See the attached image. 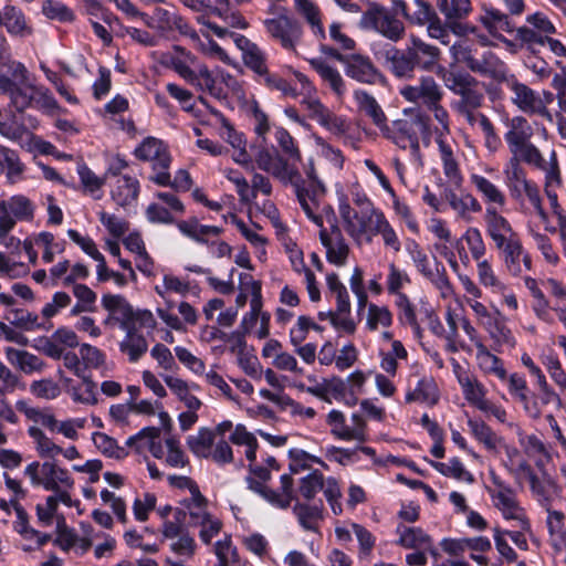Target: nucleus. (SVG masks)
I'll use <instances>...</instances> for the list:
<instances>
[{
    "instance_id": "1",
    "label": "nucleus",
    "mask_w": 566,
    "mask_h": 566,
    "mask_svg": "<svg viewBox=\"0 0 566 566\" xmlns=\"http://www.w3.org/2000/svg\"><path fill=\"white\" fill-rule=\"evenodd\" d=\"M230 441L238 446L245 447V457L249 460V475L245 478L248 489L259 494L271 505L279 509H286L293 500V480L290 474L281 476V491L270 489L266 483L271 479L269 468L253 464L256 459L258 441L254 434L247 430L243 424H237L230 436Z\"/></svg>"
},
{
    "instance_id": "2",
    "label": "nucleus",
    "mask_w": 566,
    "mask_h": 566,
    "mask_svg": "<svg viewBox=\"0 0 566 566\" xmlns=\"http://www.w3.org/2000/svg\"><path fill=\"white\" fill-rule=\"evenodd\" d=\"M504 140L511 157H521L522 161L547 175V184L558 182L559 163L554 148L546 159L539 148L532 143L534 129L528 120L518 115L505 120Z\"/></svg>"
},
{
    "instance_id": "3",
    "label": "nucleus",
    "mask_w": 566,
    "mask_h": 566,
    "mask_svg": "<svg viewBox=\"0 0 566 566\" xmlns=\"http://www.w3.org/2000/svg\"><path fill=\"white\" fill-rule=\"evenodd\" d=\"M0 93L8 95L17 111L36 107L45 113H54L57 103L43 86H35L29 81L25 66L18 61H9L0 67Z\"/></svg>"
},
{
    "instance_id": "4",
    "label": "nucleus",
    "mask_w": 566,
    "mask_h": 566,
    "mask_svg": "<svg viewBox=\"0 0 566 566\" xmlns=\"http://www.w3.org/2000/svg\"><path fill=\"white\" fill-rule=\"evenodd\" d=\"M160 63L174 70L198 91L207 92L217 98L224 97V92L217 85V80L208 66L200 63L198 57L185 48L174 45L170 52L161 55Z\"/></svg>"
},
{
    "instance_id": "5",
    "label": "nucleus",
    "mask_w": 566,
    "mask_h": 566,
    "mask_svg": "<svg viewBox=\"0 0 566 566\" xmlns=\"http://www.w3.org/2000/svg\"><path fill=\"white\" fill-rule=\"evenodd\" d=\"M429 116L405 111V117L386 124L381 134L401 149H409L412 163L421 167L420 137H429Z\"/></svg>"
},
{
    "instance_id": "6",
    "label": "nucleus",
    "mask_w": 566,
    "mask_h": 566,
    "mask_svg": "<svg viewBox=\"0 0 566 566\" xmlns=\"http://www.w3.org/2000/svg\"><path fill=\"white\" fill-rule=\"evenodd\" d=\"M472 43L469 40L461 39L452 44L450 52L457 63L465 64L472 72L491 76L494 80L505 78V64L494 54L485 53L482 60L473 55Z\"/></svg>"
},
{
    "instance_id": "7",
    "label": "nucleus",
    "mask_w": 566,
    "mask_h": 566,
    "mask_svg": "<svg viewBox=\"0 0 566 566\" xmlns=\"http://www.w3.org/2000/svg\"><path fill=\"white\" fill-rule=\"evenodd\" d=\"M190 283L186 280L174 275L172 273H165L163 275V283L154 287L156 294L165 301L166 307H158L156 313L158 317L171 329L177 332H185L186 327L177 315L171 313L175 307V302L170 300V294L175 293L180 296H187L190 292Z\"/></svg>"
},
{
    "instance_id": "8",
    "label": "nucleus",
    "mask_w": 566,
    "mask_h": 566,
    "mask_svg": "<svg viewBox=\"0 0 566 566\" xmlns=\"http://www.w3.org/2000/svg\"><path fill=\"white\" fill-rule=\"evenodd\" d=\"M135 156L145 161L153 163L154 175L150 180L166 187L170 184V156L164 143L155 137L145 138L135 149Z\"/></svg>"
},
{
    "instance_id": "9",
    "label": "nucleus",
    "mask_w": 566,
    "mask_h": 566,
    "mask_svg": "<svg viewBox=\"0 0 566 566\" xmlns=\"http://www.w3.org/2000/svg\"><path fill=\"white\" fill-rule=\"evenodd\" d=\"M276 17L263 21L265 30L284 49L294 50L302 38V27L284 8H276Z\"/></svg>"
},
{
    "instance_id": "10",
    "label": "nucleus",
    "mask_w": 566,
    "mask_h": 566,
    "mask_svg": "<svg viewBox=\"0 0 566 566\" xmlns=\"http://www.w3.org/2000/svg\"><path fill=\"white\" fill-rule=\"evenodd\" d=\"M294 188L297 201L306 217L313 221L318 228L324 226L321 205V198L325 192L324 185L306 186L300 170L297 177L293 181H287Z\"/></svg>"
},
{
    "instance_id": "11",
    "label": "nucleus",
    "mask_w": 566,
    "mask_h": 566,
    "mask_svg": "<svg viewBox=\"0 0 566 566\" xmlns=\"http://www.w3.org/2000/svg\"><path fill=\"white\" fill-rule=\"evenodd\" d=\"M499 82H505L506 86L513 93L512 102L517 108L527 114H537L549 122L553 117L549 111L545 107V103L527 85L518 82L513 75H507V69L505 67V78L497 80Z\"/></svg>"
},
{
    "instance_id": "12",
    "label": "nucleus",
    "mask_w": 566,
    "mask_h": 566,
    "mask_svg": "<svg viewBox=\"0 0 566 566\" xmlns=\"http://www.w3.org/2000/svg\"><path fill=\"white\" fill-rule=\"evenodd\" d=\"M364 28H370L385 36L397 42L405 35V24L402 21L390 14L382 7L376 6L373 10L366 12L360 21Z\"/></svg>"
},
{
    "instance_id": "13",
    "label": "nucleus",
    "mask_w": 566,
    "mask_h": 566,
    "mask_svg": "<svg viewBox=\"0 0 566 566\" xmlns=\"http://www.w3.org/2000/svg\"><path fill=\"white\" fill-rule=\"evenodd\" d=\"M399 94L409 103L428 107L436 101H442L444 92L431 75H422L417 83L400 87Z\"/></svg>"
},
{
    "instance_id": "14",
    "label": "nucleus",
    "mask_w": 566,
    "mask_h": 566,
    "mask_svg": "<svg viewBox=\"0 0 566 566\" xmlns=\"http://www.w3.org/2000/svg\"><path fill=\"white\" fill-rule=\"evenodd\" d=\"M326 422L331 427V432L339 440L344 441H367L366 422L363 416L352 415V427L346 424L345 415L339 410H331L326 417Z\"/></svg>"
},
{
    "instance_id": "15",
    "label": "nucleus",
    "mask_w": 566,
    "mask_h": 566,
    "mask_svg": "<svg viewBox=\"0 0 566 566\" xmlns=\"http://www.w3.org/2000/svg\"><path fill=\"white\" fill-rule=\"evenodd\" d=\"M344 65L345 74L354 81L376 85L385 83V76L373 63V61L363 54H347L346 59H340Z\"/></svg>"
},
{
    "instance_id": "16",
    "label": "nucleus",
    "mask_w": 566,
    "mask_h": 566,
    "mask_svg": "<svg viewBox=\"0 0 566 566\" xmlns=\"http://www.w3.org/2000/svg\"><path fill=\"white\" fill-rule=\"evenodd\" d=\"M254 160L259 169L272 175L283 185H287V181H293L297 177L298 168L275 151L261 148Z\"/></svg>"
},
{
    "instance_id": "17",
    "label": "nucleus",
    "mask_w": 566,
    "mask_h": 566,
    "mask_svg": "<svg viewBox=\"0 0 566 566\" xmlns=\"http://www.w3.org/2000/svg\"><path fill=\"white\" fill-rule=\"evenodd\" d=\"M526 478L528 479L531 495L542 509H548L553 506L555 501L562 499V486L546 471L538 475L533 470Z\"/></svg>"
},
{
    "instance_id": "18",
    "label": "nucleus",
    "mask_w": 566,
    "mask_h": 566,
    "mask_svg": "<svg viewBox=\"0 0 566 566\" xmlns=\"http://www.w3.org/2000/svg\"><path fill=\"white\" fill-rule=\"evenodd\" d=\"M319 229V240L325 248L327 262L337 268L345 266L350 249L340 229L335 224L329 230L325 229L324 226Z\"/></svg>"
},
{
    "instance_id": "19",
    "label": "nucleus",
    "mask_w": 566,
    "mask_h": 566,
    "mask_svg": "<svg viewBox=\"0 0 566 566\" xmlns=\"http://www.w3.org/2000/svg\"><path fill=\"white\" fill-rule=\"evenodd\" d=\"M35 203L27 196L18 193L0 200V222L17 226L18 221L31 222L35 216Z\"/></svg>"
},
{
    "instance_id": "20",
    "label": "nucleus",
    "mask_w": 566,
    "mask_h": 566,
    "mask_svg": "<svg viewBox=\"0 0 566 566\" xmlns=\"http://www.w3.org/2000/svg\"><path fill=\"white\" fill-rule=\"evenodd\" d=\"M502 254V260L506 271L513 276H520L525 270L532 269L531 255L524 250L520 237H516L502 245L496 247Z\"/></svg>"
},
{
    "instance_id": "21",
    "label": "nucleus",
    "mask_w": 566,
    "mask_h": 566,
    "mask_svg": "<svg viewBox=\"0 0 566 566\" xmlns=\"http://www.w3.org/2000/svg\"><path fill=\"white\" fill-rule=\"evenodd\" d=\"M497 209L495 207H486L483 216L485 232L495 248L520 237L511 222Z\"/></svg>"
},
{
    "instance_id": "22",
    "label": "nucleus",
    "mask_w": 566,
    "mask_h": 566,
    "mask_svg": "<svg viewBox=\"0 0 566 566\" xmlns=\"http://www.w3.org/2000/svg\"><path fill=\"white\" fill-rule=\"evenodd\" d=\"M453 371L465 400L479 409L488 400L485 386L476 376L463 369L458 361H453Z\"/></svg>"
},
{
    "instance_id": "23",
    "label": "nucleus",
    "mask_w": 566,
    "mask_h": 566,
    "mask_svg": "<svg viewBox=\"0 0 566 566\" xmlns=\"http://www.w3.org/2000/svg\"><path fill=\"white\" fill-rule=\"evenodd\" d=\"M332 295L335 298L336 308L326 313L329 323L337 331L353 334L356 331V324L350 316L352 304L347 289L332 293Z\"/></svg>"
},
{
    "instance_id": "24",
    "label": "nucleus",
    "mask_w": 566,
    "mask_h": 566,
    "mask_svg": "<svg viewBox=\"0 0 566 566\" xmlns=\"http://www.w3.org/2000/svg\"><path fill=\"white\" fill-rule=\"evenodd\" d=\"M41 486L53 493L64 491L71 494L70 492L74 488V479L67 469L60 467L55 462L45 461L43 462Z\"/></svg>"
},
{
    "instance_id": "25",
    "label": "nucleus",
    "mask_w": 566,
    "mask_h": 566,
    "mask_svg": "<svg viewBox=\"0 0 566 566\" xmlns=\"http://www.w3.org/2000/svg\"><path fill=\"white\" fill-rule=\"evenodd\" d=\"M235 46L242 53V60L247 67L260 77L268 71L265 53L252 41L242 34H231Z\"/></svg>"
},
{
    "instance_id": "26",
    "label": "nucleus",
    "mask_w": 566,
    "mask_h": 566,
    "mask_svg": "<svg viewBox=\"0 0 566 566\" xmlns=\"http://www.w3.org/2000/svg\"><path fill=\"white\" fill-rule=\"evenodd\" d=\"M62 503L69 507L78 509L81 502L78 500H73L71 494L66 492L53 493L45 499L43 504L36 505V515L39 521L44 525H51L54 520L57 523L63 522V516L57 513L59 504Z\"/></svg>"
},
{
    "instance_id": "27",
    "label": "nucleus",
    "mask_w": 566,
    "mask_h": 566,
    "mask_svg": "<svg viewBox=\"0 0 566 566\" xmlns=\"http://www.w3.org/2000/svg\"><path fill=\"white\" fill-rule=\"evenodd\" d=\"M434 140L439 148L444 176L450 182L459 186L462 182V174L455 156V150L458 149L457 143L450 136L439 137Z\"/></svg>"
},
{
    "instance_id": "28",
    "label": "nucleus",
    "mask_w": 566,
    "mask_h": 566,
    "mask_svg": "<svg viewBox=\"0 0 566 566\" xmlns=\"http://www.w3.org/2000/svg\"><path fill=\"white\" fill-rule=\"evenodd\" d=\"M444 199L457 218L468 223L473 220L474 213L482 210L480 201L470 192L457 193L450 190L444 193Z\"/></svg>"
},
{
    "instance_id": "29",
    "label": "nucleus",
    "mask_w": 566,
    "mask_h": 566,
    "mask_svg": "<svg viewBox=\"0 0 566 566\" xmlns=\"http://www.w3.org/2000/svg\"><path fill=\"white\" fill-rule=\"evenodd\" d=\"M374 53L380 54L389 64L392 74L400 78L412 77L413 71L418 66L408 50L402 53L395 46L388 45L382 52L374 50Z\"/></svg>"
},
{
    "instance_id": "30",
    "label": "nucleus",
    "mask_w": 566,
    "mask_h": 566,
    "mask_svg": "<svg viewBox=\"0 0 566 566\" xmlns=\"http://www.w3.org/2000/svg\"><path fill=\"white\" fill-rule=\"evenodd\" d=\"M408 53L423 71H432L440 57V50L415 34L409 35Z\"/></svg>"
},
{
    "instance_id": "31",
    "label": "nucleus",
    "mask_w": 566,
    "mask_h": 566,
    "mask_svg": "<svg viewBox=\"0 0 566 566\" xmlns=\"http://www.w3.org/2000/svg\"><path fill=\"white\" fill-rule=\"evenodd\" d=\"M357 111L368 117L380 132L385 128L387 116L377 99L365 90H355L353 93Z\"/></svg>"
},
{
    "instance_id": "32",
    "label": "nucleus",
    "mask_w": 566,
    "mask_h": 566,
    "mask_svg": "<svg viewBox=\"0 0 566 566\" xmlns=\"http://www.w3.org/2000/svg\"><path fill=\"white\" fill-rule=\"evenodd\" d=\"M521 157H510L503 169L504 182L514 199L522 197V190L532 181L527 179Z\"/></svg>"
},
{
    "instance_id": "33",
    "label": "nucleus",
    "mask_w": 566,
    "mask_h": 566,
    "mask_svg": "<svg viewBox=\"0 0 566 566\" xmlns=\"http://www.w3.org/2000/svg\"><path fill=\"white\" fill-rule=\"evenodd\" d=\"M368 220L370 229L374 234L381 235L384 245L391 249L394 252H399L401 242L396 230L385 217L384 212L379 209L371 208L369 211Z\"/></svg>"
},
{
    "instance_id": "34",
    "label": "nucleus",
    "mask_w": 566,
    "mask_h": 566,
    "mask_svg": "<svg viewBox=\"0 0 566 566\" xmlns=\"http://www.w3.org/2000/svg\"><path fill=\"white\" fill-rule=\"evenodd\" d=\"M398 539L397 543L408 549H423L436 555L437 552L432 547V538L420 527L398 525L397 527Z\"/></svg>"
},
{
    "instance_id": "35",
    "label": "nucleus",
    "mask_w": 566,
    "mask_h": 566,
    "mask_svg": "<svg viewBox=\"0 0 566 566\" xmlns=\"http://www.w3.org/2000/svg\"><path fill=\"white\" fill-rule=\"evenodd\" d=\"M293 74L301 85L298 92V95H303L301 104L308 111L310 117L318 123L328 108L316 97V88L306 75L297 71H294Z\"/></svg>"
},
{
    "instance_id": "36",
    "label": "nucleus",
    "mask_w": 566,
    "mask_h": 566,
    "mask_svg": "<svg viewBox=\"0 0 566 566\" xmlns=\"http://www.w3.org/2000/svg\"><path fill=\"white\" fill-rule=\"evenodd\" d=\"M311 66L318 73L322 81L328 86L337 99H342L347 93L346 83L339 71L323 59L310 60Z\"/></svg>"
},
{
    "instance_id": "37",
    "label": "nucleus",
    "mask_w": 566,
    "mask_h": 566,
    "mask_svg": "<svg viewBox=\"0 0 566 566\" xmlns=\"http://www.w3.org/2000/svg\"><path fill=\"white\" fill-rule=\"evenodd\" d=\"M483 328L495 344V350L503 347L513 348L516 344L512 331L506 326L505 318L499 310H495V316L485 322Z\"/></svg>"
},
{
    "instance_id": "38",
    "label": "nucleus",
    "mask_w": 566,
    "mask_h": 566,
    "mask_svg": "<svg viewBox=\"0 0 566 566\" xmlns=\"http://www.w3.org/2000/svg\"><path fill=\"white\" fill-rule=\"evenodd\" d=\"M439 389L432 376H421L415 388H410L406 394L407 402H419L433 406L439 400Z\"/></svg>"
},
{
    "instance_id": "39",
    "label": "nucleus",
    "mask_w": 566,
    "mask_h": 566,
    "mask_svg": "<svg viewBox=\"0 0 566 566\" xmlns=\"http://www.w3.org/2000/svg\"><path fill=\"white\" fill-rule=\"evenodd\" d=\"M470 181L476 189V191L482 196L486 207H495V208H504L506 205V196L502 191V189L489 180L486 177L472 174L470 176Z\"/></svg>"
},
{
    "instance_id": "40",
    "label": "nucleus",
    "mask_w": 566,
    "mask_h": 566,
    "mask_svg": "<svg viewBox=\"0 0 566 566\" xmlns=\"http://www.w3.org/2000/svg\"><path fill=\"white\" fill-rule=\"evenodd\" d=\"M102 305L109 313L105 324L115 319L120 323L122 327H126V324L134 317L133 307L122 295L105 294L102 296Z\"/></svg>"
},
{
    "instance_id": "41",
    "label": "nucleus",
    "mask_w": 566,
    "mask_h": 566,
    "mask_svg": "<svg viewBox=\"0 0 566 566\" xmlns=\"http://www.w3.org/2000/svg\"><path fill=\"white\" fill-rule=\"evenodd\" d=\"M546 516V527L549 534V541L556 552H562L566 548V527L565 514L562 511L555 510L553 506L544 509Z\"/></svg>"
},
{
    "instance_id": "42",
    "label": "nucleus",
    "mask_w": 566,
    "mask_h": 566,
    "mask_svg": "<svg viewBox=\"0 0 566 566\" xmlns=\"http://www.w3.org/2000/svg\"><path fill=\"white\" fill-rule=\"evenodd\" d=\"M139 182L130 176H118L113 186L112 199L120 207H127L137 200Z\"/></svg>"
},
{
    "instance_id": "43",
    "label": "nucleus",
    "mask_w": 566,
    "mask_h": 566,
    "mask_svg": "<svg viewBox=\"0 0 566 566\" xmlns=\"http://www.w3.org/2000/svg\"><path fill=\"white\" fill-rule=\"evenodd\" d=\"M295 11L308 23L314 36L318 40L326 38L318 6L312 0H294Z\"/></svg>"
},
{
    "instance_id": "44",
    "label": "nucleus",
    "mask_w": 566,
    "mask_h": 566,
    "mask_svg": "<svg viewBox=\"0 0 566 566\" xmlns=\"http://www.w3.org/2000/svg\"><path fill=\"white\" fill-rule=\"evenodd\" d=\"M66 386V394L75 403L85 406H94L98 402L96 384L90 378L83 377L82 382L74 385L72 380L66 378L64 380Z\"/></svg>"
},
{
    "instance_id": "45",
    "label": "nucleus",
    "mask_w": 566,
    "mask_h": 566,
    "mask_svg": "<svg viewBox=\"0 0 566 566\" xmlns=\"http://www.w3.org/2000/svg\"><path fill=\"white\" fill-rule=\"evenodd\" d=\"M161 378L169 390L181 401L187 409H200L201 400L191 394L189 384L177 376L161 374Z\"/></svg>"
},
{
    "instance_id": "46",
    "label": "nucleus",
    "mask_w": 566,
    "mask_h": 566,
    "mask_svg": "<svg viewBox=\"0 0 566 566\" xmlns=\"http://www.w3.org/2000/svg\"><path fill=\"white\" fill-rule=\"evenodd\" d=\"M158 437L159 430L157 428H144L139 433L127 440V446H135L137 450L148 449L155 458L161 459L165 455V448L157 440Z\"/></svg>"
},
{
    "instance_id": "47",
    "label": "nucleus",
    "mask_w": 566,
    "mask_h": 566,
    "mask_svg": "<svg viewBox=\"0 0 566 566\" xmlns=\"http://www.w3.org/2000/svg\"><path fill=\"white\" fill-rule=\"evenodd\" d=\"M1 25H4L8 33L13 36L25 38L32 33L23 12L10 4L3 8Z\"/></svg>"
},
{
    "instance_id": "48",
    "label": "nucleus",
    "mask_w": 566,
    "mask_h": 566,
    "mask_svg": "<svg viewBox=\"0 0 566 566\" xmlns=\"http://www.w3.org/2000/svg\"><path fill=\"white\" fill-rule=\"evenodd\" d=\"M475 357L479 368L485 375L495 376L502 381L506 380V369L503 361L492 354L483 343L478 344Z\"/></svg>"
},
{
    "instance_id": "49",
    "label": "nucleus",
    "mask_w": 566,
    "mask_h": 566,
    "mask_svg": "<svg viewBox=\"0 0 566 566\" xmlns=\"http://www.w3.org/2000/svg\"><path fill=\"white\" fill-rule=\"evenodd\" d=\"M504 453L503 465L515 480H520L533 471L527 459L516 447L505 446Z\"/></svg>"
},
{
    "instance_id": "50",
    "label": "nucleus",
    "mask_w": 566,
    "mask_h": 566,
    "mask_svg": "<svg viewBox=\"0 0 566 566\" xmlns=\"http://www.w3.org/2000/svg\"><path fill=\"white\" fill-rule=\"evenodd\" d=\"M479 20L490 33L512 32L513 25L509 17L492 6L483 4Z\"/></svg>"
},
{
    "instance_id": "51",
    "label": "nucleus",
    "mask_w": 566,
    "mask_h": 566,
    "mask_svg": "<svg viewBox=\"0 0 566 566\" xmlns=\"http://www.w3.org/2000/svg\"><path fill=\"white\" fill-rule=\"evenodd\" d=\"M180 504L186 510L185 515L188 514L189 523L191 526L202 524L205 520L212 514L209 512L208 500L201 492L195 493L192 496H187L180 501Z\"/></svg>"
},
{
    "instance_id": "52",
    "label": "nucleus",
    "mask_w": 566,
    "mask_h": 566,
    "mask_svg": "<svg viewBox=\"0 0 566 566\" xmlns=\"http://www.w3.org/2000/svg\"><path fill=\"white\" fill-rule=\"evenodd\" d=\"M7 159L0 158L1 174L6 171L7 182L14 185L23 179L24 164L20 160L18 153L4 146H0Z\"/></svg>"
},
{
    "instance_id": "53",
    "label": "nucleus",
    "mask_w": 566,
    "mask_h": 566,
    "mask_svg": "<svg viewBox=\"0 0 566 566\" xmlns=\"http://www.w3.org/2000/svg\"><path fill=\"white\" fill-rule=\"evenodd\" d=\"M28 434L33 441L34 449L40 458L53 459L60 455L62 448L57 446L45 432L36 426L28 428Z\"/></svg>"
},
{
    "instance_id": "54",
    "label": "nucleus",
    "mask_w": 566,
    "mask_h": 566,
    "mask_svg": "<svg viewBox=\"0 0 566 566\" xmlns=\"http://www.w3.org/2000/svg\"><path fill=\"white\" fill-rule=\"evenodd\" d=\"M494 488L489 489V494L492 499L494 506L502 511L506 507L516 505L517 499L513 489L503 482L499 476L492 475Z\"/></svg>"
},
{
    "instance_id": "55",
    "label": "nucleus",
    "mask_w": 566,
    "mask_h": 566,
    "mask_svg": "<svg viewBox=\"0 0 566 566\" xmlns=\"http://www.w3.org/2000/svg\"><path fill=\"white\" fill-rule=\"evenodd\" d=\"M392 324V313L385 305L369 303L365 326L369 332L389 328Z\"/></svg>"
},
{
    "instance_id": "56",
    "label": "nucleus",
    "mask_w": 566,
    "mask_h": 566,
    "mask_svg": "<svg viewBox=\"0 0 566 566\" xmlns=\"http://www.w3.org/2000/svg\"><path fill=\"white\" fill-rule=\"evenodd\" d=\"M430 465L444 476L453 478L458 481L471 484L474 478L458 458H452L448 462L429 461Z\"/></svg>"
},
{
    "instance_id": "57",
    "label": "nucleus",
    "mask_w": 566,
    "mask_h": 566,
    "mask_svg": "<svg viewBox=\"0 0 566 566\" xmlns=\"http://www.w3.org/2000/svg\"><path fill=\"white\" fill-rule=\"evenodd\" d=\"M214 441V433L209 428H200L196 434L189 436L187 444L190 451L199 458H209Z\"/></svg>"
},
{
    "instance_id": "58",
    "label": "nucleus",
    "mask_w": 566,
    "mask_h": 566,
    "mask_svg": "<svg viewBox=\"0 0 566 566\" xmlns=\"http://www.w3.org/2000/svg\"><path fill=\"white\" fill-rule=\"evenodd\" d=\"M468 427L472 436L484 446L489 451H496L501 439L497 434L482 420L469 419Z\"/></svg>"
},
{
    "instance_id": "59",
    "label": "nucleus",
    "mask_w": 566,
    "mask_h": 566,
    "mask_svg": "<svg viewBox=\"0 0 566 566\" xmlns=\"http://www.w3.org/2000/svg\"><path fill=\"white\" fill-rule=\"evenodd\" d=\"M549 403H556L558 407L562 406V399L559 394L555 391V398L548 397L544 400V391L539 394H530L525 397V400L521 402L525 413L532 419H538L542 416L543 407Z\"/></svg>"
},
{
    "instance_id": "60",
    "label": "nucleus",
    "mask_w": 566,
    "mask_h": 566,
    "mask_svg": "<svg viewBox=\"0 0 566 566\" xmlns=\"http://www.w3.org/2000/svg\"><path fill=\"white\" fill-rule=\"evenodd\" d=\"M119 348L132 363H136L148 349V343L142 334L128 332L120 342Z\"/></svg>"
},
{
    "instance_id": "61",
    "label": "nucleus",
    "mask_w": 566,
    "mask_h": 566,
    "mask_svg": "<svg viewBox=\"0 0 566 566\" xmlns=\"http://www.w3.org/2000/svg\"><path fill=\"white\" fill-rule=\"evenodd\" d=\"M86 418H67L64 420H57L53 417L50 431L60 433L64 438L76 441L80 438L78 431L84 429L86 426Z\"/></svg>"
},
{
    "instance_id": "62",
    "label": "nucleus",
    "mask_w": 566,
    "mask_h": 566,
    "mask_svg": "<svg viewBox=\"0 0 566 566\" xmlns=\"http://www.w3.org/2000/svg\"><path fill=\"white\" fill-rule=\"evenodd\" d=\"M294 513L298 523L306 531L317 532L318 522L323 518L322 507L319 505L296 504Z\"/></svg>"
},
{
    "instance_id": "63",
    "label": "nucleus",
    "mask_w": 566,
    "mask_h": 566,
    "mask_svg": "<svg viewBox=\"0 0 566 566\" xmlns=\"http://www.w3.org/2000/svg\"><path fill=\"white\" fill-rule=\"evenodd\" d=\"M476 274L480 284L491 293L503 292L505 283L496 275L489 260L485 259L476 263Z\"/></svg>"
},
{
    "instance_id": "64",
    "label": "nucleus",
    "mask_w": 566,
    "mask_h": 566,
    "mask_svg": "<svg viewBox=\"0 0 566 566\" xmlns=\"http://www.w3.org/2000/svg\"><path fill=\"white\" fill-rule=\"evenodd\" d=\"M410 284V277L405 270L399 269L394 262L388 264V274L386 277V290L388 294L403 295L402 290Z\"/></svg>"
}]
</instances>
